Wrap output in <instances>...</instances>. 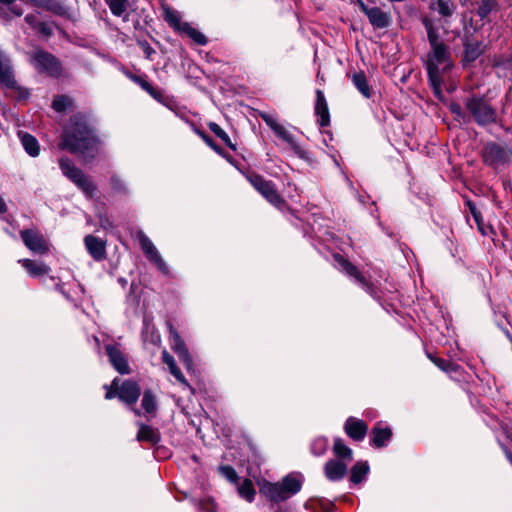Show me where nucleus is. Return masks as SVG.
Here are the masks:
<instances>
[{"label": "nucleus", "instance_id": "0e129e2a", "mask_svg": "<svg viewBox=\"0 0 512 512\" xmlns=\"http://www.w3.org/2000/svg\"><path fill=\"white\" fill-rule=\"evenodd\" d=\"M512 156V150L510 151V157Z\"/></svg>", "mask_w": 512, "mask_h": 512}, {"label": "nucleus", "instance_id": "3c124183", "mask_svg": "<svg viewBox=\"0 0 512 512\" xmlns=\"http://www.w3.org/2000/svg\"><path fill=\"white\" fill-rule=\"evenodd\" d=\"M428 358L442 371L445 370L449 360H445L443 358H439L436 356H432L431 354H428Z\"/></svg>", "mask_w": 512, "mask_h": 512}, {"label": "nucleus", "instance_id": "37998d69", "mask_svg": "<svg viewBox=\"0 0 512 512\" xmlns=\"http://www.w3.org/2000/svg\"><path fill=\"white\" fill-rule=\"evenodd\" d=\"M493 67L494 68H512V57L507 58L504 56H495L493 59Z\"/></svg>", "mask_w": 512, "mask_h": 512}, {"label": "nucleus", "instance_id": "6ab92c4d", "mask_svg": "<svg viewBox=\"0 0 512 512\" xmlns=\"http://www.w3.org/2000/svg\"><path fill=\"white\" fill-rule=\"evenodd\" d=\"M141 408L143 412L138 409L134 410L137 415H144L147 419L154 418L158 411V400L156 395L150 390L146 389L142 394Z\"/></svg>", "mask_w": 512, "mask_h": 512}, {"label": "nucleus", "instance_id": "f8f14e48", "mask_svg": "<svg viewBox=\"0 0 512 512\" xmlns=\"http://www.w3.org/2000/svg\"><path fill=\"white\" fill-rule=\"evenodd\" d=\"M482 158L486 165L497 169L510 163V151L495 142H489L483 148Z\"/></svg>", "mask_w": 512, "mask_h": 512}, {"label": "nucleus", "instance_id": "9b49d317", "mask_svg": "<svg viewBox=\"0 0 512 512\" xmlns=\"http://www.w3.org/2000/svg\"><path fill=\"white\" fill-rule=\"evenodd\" d=\"M260 118L265 122V124L273 131V133L286 142L291 149L300 157L304 156V151L300 147V145L296 142L295 137L292 133H290L283 125L278 123L276 118L266 112H260Z\"/></svg>", "mask_w": 512, "mask_h": 512}, {"label": "nucleus", "instance_id": "cd10ccee", "mask_svg": "<svg viewBox=\"0 0 512 512\" xmlns=\"http://www.w3.org/2000/svg\"><path fill=\"white\" fill-rule=\"evenodd\" d=\"M149 6L148 0H133L130 1V15L134 13L138 18L136 20L132 19L134 22V27L137 28L140 25V20L146 21L147 8Z\"/></svg>", "mask_w": 512, "mask_h": 512}, {"label": "nucleus", "instance_id": "1a4fd4ad", "mask_svg": "<svg viewBox=\"0 0 512 512\" xmlns=\"http://www.w3.org/2000/svg\"><path fill=\"white\" fill-rule=\"evenodd\" d=\"M334 259L340 266L341 270L345 272L349 277H352L355 282L361 286V288L364 289L371 297L376 300L381 299L376 287L362 275V273L355 265H353L340 254H335Z\"/></svg>", "mask_w": 512, "mask_h": 512}, {"label": "nucleus", "instance_id": "f257e3e1", "mask_svg": "<svg viewBox=\"0 0 512 512\" xmlns=\"http://www.w3.org/2000/svg\"><path fill=\"white\" fill-rule=\"evenodd\" d=\"M429 9L437 12L442 17L441 27L445 29V25L449 23V18L454 15L457 6L452 0H431ZM420 22L426 30L430 45V51L424 60L428 81L434 94L439 97L442 93V73L452 67L450 48L441 39L440 25L433 18L424 15L421 16Z\"/></svg>", "mask_w": 512, "mask_h": 512}, {"label": "nucleus", "instance_id": "4d7b16f0", "mask_svg": "<svg viewBox=\"0 0 512 512\" xmlns=\"http://www.w3.org/2000/svg\"><path fill=\"white\" fill-rule=\"evenodd\" d=\"M100 224H101V226H102L105 230H107V229H109V228H112V223L109 221V219H108V218H102V217H101V219H100Z\"/></svg>", "mask_w": 512, "mask_h": 512}, {"label": "nucleus", "instance_id": "ddd939ff", "mask_svg": "<svg viewBox=\"0 0 512 512\" xmlns=\"http://www.w3.org/2000/svg\"><path fill=\"white\" fill-rule=\"evenodd\" d=\"M167 327L169 330V343L171 349L177 354L178 358L186 366V368L190 369L192 367L193 360L185 342L181 338L176 328L170 322H167Z\"/></svg>", "mask_w": 512, "mask_h": 512}, {"label": "nucleus", "instance_id": "e2e57ef3", "mask_svg": "<svg viewBox=\"0 0 512 512\" xmlns=\"http://www.w3.org/2000/svg\"><path fill=\"white\" fill-rule=\"evenodd\" d=\"M504 333H505L506 337H507V338L509 339V341H510V340H511V338H512V334H511V333L509 332V330H507V329H505V330H504Z\"/></svg>", "mask_w": 512, "mask_h": 512}, {"label": "nucleus", "instance_id": "6e6552de", "mask_svg": "<svg viewBox=\"0 0 512 512\" xmlns=\"http://www.w3.org/2000/svg\"><path fill=\"white\" fill-rule=\"evenodd\" d=\"M130 80L137 84L143 91L148 93L154 100L163 106L169 108L172 111H176L177 104L174 97L165 93V91L159 87H155L148 79L146 75H132L130 74Z\"/></svg>", "mask_w": 512, "mask_h": 512}, {"label": "nucleus", "instance_id": "680f3d73", "mask_svg": "<svg viewBox=\"0 0 512 512\" xmlns=\"http://www.w3.org/2000/svg\"><path fill=\"white\" fill-rule=\"evenodd\" d=\"M15 2V0H0V3L5 5H11Z\"/></svg>", "mask_w": 512, "mask_h": 512}, {"label": "nucleus", "instance_id": "6e6d98bb", "mask_svg": "<svg viewBox=\"0 0 512 512\" xmlns=\"http://www.w3.org/2000/svg\"><path fill=\"white\" fill-rule=\"evenodd\" d=\"M275 512H293V509L288 504H278L275 507Z\"/></svg>", "mask_w": 512, "mask_h": 512}, {"label": "nucleus", "instance_id": "864d4df0", "mask_svg": "<svg viewBox=\"0 0 512 512\" xmlns=\"http://www.w3.org/2000/svg\"><path fill=\"white\" fill-rule=\"evenodd\" d=\"M25 22L32 27L33 29L37 28V25H39L40 21H38L36 15L34 14H28L24 18Z\"/></svg>", "mask_w": 512, "mask_h": 512}, {"label": "nucleus", "instance_id": "72a5a7b5", "mask_svg": "<svg viewBox=\"0 0 512 512\" xmlns=\"http://www.w3.org/2000/svg\"><path fill=\"white\" fill-rule=\"evenodd\" d=\"M180 31L183 32L184 34H186L189 38H191L198 45L204 46L208 42L206 36L202 32H200L199 30L194 28L188 22H184L181 25V30Z\"/></svg>", "mask_w": 512, "mask_h": 512}, {"label": "nucleus", "instance_id": "c03bdc74", "mask_svg": "<svg viewBox=\"0 0 512 512\" xmlns=\"http://www.w3.org/2000/svg\"><path fill=\"white\" fill-rule=\"evenodd\" d=\"M70 105V100L66 96H59L54 99L52 107L57 112L64 111Z\"/></svg>", "mask_w": 512, "mask_h": 512}, {"label": "nucleus", "instance_id": "b1692460", "mask_svg": "<svg viewBox=\"0 0 512 512\" xmlns=\"http://www.w3.org/2000/svg\"><path fill=\"white\" fill-rule=\"evenodd\" d=\"M106 352L110 363L119 373L125 374L128 372L125 357L115 345H106Z\"/></svg>", "mask_w": 512, "mask_h": 512}, {"label": "nucleus", "instance_id": "4468645a", "mask_svg": "<svg viewBox=\"0 0 512 512\" xmlns=\"http://www.w3.org/2000/svg\"><path fill=\"white\" fill-rule=\"evenodd\" d=\"M360 10L368 17L370 24L378 29L387 28L391 24V14L377 6L368 7L362 0H356Z\"/></svg>", "mask_w": 512, "mask_h": 512}, {"label": "nucleus", "instance_id": "412c9836", "mask_svg": "<svg viewBox=\"0 0 512 512\" xmlns=\"http://www.w3.org/2000/svg\"><path fill=\"white\" fill-rule=\"evenodd\" d=\"M464 46V63H471L477 60L482 54H484L486 45L482 41L471 40L469 37H465L463 40Z\"/></svg>", "mask_w": 512, "mask_h": 512}, {"label": "nucleus", "instance_id": "39448f33", "mask_svg": "<svg viewBox=\"0 0 512 512\" xmlns=\"http://www.w3.org/2000/svg\"><path fill=\"white\" fill-rule=\"evenodd\" d=\"M59 166L62 173L82 190L86 196L91 197L94 195L96 190L94 183L70 159L66 157L60 158Z\"/></svg>", "mask_w": 512, "mask_h": 512}, {"label": "nucleus", "instance_id": "58836bf2", "mask_svg": "<svg viewBox=\"0 0 512 512\" xmlns=\"http://www.w3.org/2000/svg\"><path fill=\"white\" fill-rule=\"evenodd\" d=\"M449 110L454 115V119L456 121L463 122V123L470 122L469 114H468L466 108L464 107V109H463L459 103L452 102L449 105Z\"/></svg>", "mask_w": 512, "mask_h": 512}, {"label": "nucleus", "instance_id": "f704fd0d", "mask_svg": "<svg viewBox=\"0 0 512 512\" xmlns=\"http://www.w3.org/2000/svg\"><path fill=\"white\" fill-rule=\"evenodd\" d=\"M475 4L477 5L476 14L481 20H485L498 7L497 0H479Z\"/></svg>", "mask_w": 512, "mask_h": 512}, {"label": "nucleus", "instance_id": "c9c22d12", "mask_svg": "<svg viewBox=\"0 0 512 512\" xmlns=\"http://www.w3.org/2000/svg\"><path fill=\"white\" fill-rule=\"evenodd\" d=\"M162 8H163V16H164L165 21L169 25L173 26L174 28H176L177 30L180 31L181 25L184 22H181V17L179 15V13L177 11L171 9L167 5H162Z\"/></svg>", "mask_w": 512, "mask_h": 512}, {"label": "nucleus", "instance_id": "473e14b6", "mask_svg": "<svg viewBox=\"0 0 512 512\" xmlns=\"http://www.w3.org/2000/svg\"><path fill=\"white\" fill-rule=\"evenodd\" d=\"M369 473V465L367 462L358 461L351 468L350 481L354 484L361 483Z\"/></svg>", "mask_w": 512, "mask_h": 512}, {"label": "nucleus", "instance_id": "4c0bfd02", "mask_svg": "<svg viewBox=\"0 0 512 512\" xmlns=\"http://www.w3.org/2000/svg\"><path fill=\"white\" fill-rule=\"evenodd\" d=\"M328 449V439L326 437L315 438L310 445V451L314 456H322Z\"/></svg>", "mask_w": 512, "mask_h": 512}, {"label": "nucleus", "instance_id": "f3484780", "mask_svg": "<svg viewBox=\"0 0 512 512\" xmlns=\"http://www.w3.org/2000/svg\"><path fill=\"white\" fill-rule=\"evenodd\" d=\"M105 398H118L121 402L128 403V380L115 378L110 385H105Z\"/></svg>", "mask_w": 512, "mask_h": 512}, {"label": "nucleus", "instance_id": "bf43d9fd", "mask_svg": "<svg viewBox=\"0 0 512 512\" xmlns=\"http://www.w3.org/2000/svg\"><path fill=\"white\" fill-rule=\"evenodd\" d=\"M194 131L204 142H205V139H207L209 137V135H207L204 131H202L200 129L195 128Z\"/></svg>", "mask_w": 512, "mask_h": 512}, {"label": "nucleus", "instance_id": "9d476101", "mask_svg": "<svg viewBox=\"0 0 512 512\" xmlns=\"http://www.w3.org/2000/svg\"><path fill=\"white\" fill-rule=\"evenodd\" d=\"M137 238L140 248L146 259L154 265L160 273L168 276L170 274L169 267L162 258L156 246L149 239V237L142 231L137 232Z\"/></svg>", "mask_w": 512, "mask_h": 512}, {"label": "nucleus", "instance_id": "423d86ee", "mask_svg": "<svg viewBox=\"0 0 512 512\" xmlns=\"http://www.w3.org/2000/svg\"><path fill=\"white\" fill-rule=\"evenodd\" d=\"M30 63L39 73H45L51 77H58L62 73L60 61L41 48H35L30 53Z\"/></svg>", "mask_w": 512, "mask_h": 512}, {"label": "nucleus", "instance_id": "e433bc0d", "mask_svg": "<svg viewBox=\"0 0 512 512\" xmlns=\"http://www.w3.org/2000/svg\"><path fill=\"white\" fill-rule=\"evenodd\" d=\"M208 128L210 129L211 132L215 134V136H217L221 141H223V143L227 147H229L233 151L236 150V144H234L231 141L229 135L217 123L209 122Z\"/></svg>", "mask_w": 512, "mask_h": 512}, {"label": "nucleus", "instance_id": "09e8293b", "mask_svg": "<svg viewBox=\"0 0 512 512\" xmlns=\"http://www.w3.org/2000/svg\"><path fill=\"white\" fill-rule=\"evenodd\" d=\"M35 30L44 36H50L53 33L52 26L46 22H40Z\"/></svg>", "mask_w": 512, "mask_h": 512}, {"label": "nucleus", "instance_id": "f03ea898", "mask_svg": "<svg viewBox=\"0 0 512 512\" xmlns=\"http://www.w3.org/2000/svg\"><path fill=\"white\" fill-rule=\"evenodd\" d=\"M99 140L83 122L76 121L64 134L60 147L83 158H93L99 149Z\"/></svg>", "mask_w": 512, "mask_h": 512}, {"label": "nucleus", "instance_id": "bb28decb", "mask_svg": "<svg viewBox=\"0 0 512 512\" xmlns=\"http://www.w3.org/2000/svg\"><path fill=\"white\" fill-rule=\"evenodd\" d=\"M0 82L7 88L16 86L8 60L0 52Z\"/></svg>", "mask_w": 512, "mask_h": 512}, {"label": "nucleus", "instance_id": "aec40b11", "mask_svg": "<svg viewBox=\"0 0 512 512\" xmlns=\"http://www.w3.org/2000/svg\"><path fill=\"white\" fill-rule=\"evenodd\" d=\"M348 464L342 460L330 459L324 465L325 477L332 482L342 480L347 473Z\"/></svg>", "mask_w": 512, "mask_h": 512}, {"label": "nucleus", "instance_id": "de8ad7c7", "mask_svg": "<svg viewBox=\"0 0 512 512\" xmlns=\"http://www.w3.org/2000/svg\"><path fill=\"white\" fill-rule=\"evenodd\" d=\"M205 143L218 155L229 160L227 153L218 144H216L210 136L207 139H205Z\"/></svg>", "mask_w": 512, "mask_h": 512}, {"label": "nucleus", "instance_id": "7ed1b4c3", "mask_svg": "<svg viewBox=\"0 0 512 512\" xmlns=\"http://www.w3.org/2000/svg\"><path fill=\"white\" fill-rule=\"evenodd\" d=\"M302 487V481L299 476L289 474L279 482H264L260 487V492L266 499L273 504H284L286 500L297 494Z\"/></svg>", "mask_w": 512, "mask_h": 512}, {"label": "nucleus", "instance_id": "2eb2a0df", "mask_svg": "<svg viewBox=\"0 0 512 512\" xmlns=\"http://www.w3.org/2000/svg\"><path fill=\"white\" fill-rule=\"evenodd\" d=\"M20 236L30 251L37 254H45L49 251V242L38 231L25 229L20 231Z\"/></svg>", "mask_w": 512, "mask_h": 512}, {"label": "nucleus", "instance_id": "4be33fe9", "mask_svg": "<svg viewBox=\"0 0 512 512\" xmlns=\"http://www.w3.org/2000/svg\"><path fill=\"white\" fill-rule=\"evenodd\" d=\"M315 115L321 127H326L330 124L328 104L323 91L319 89L316 90Z\"/></svg>", "mask_w": 512, "mask_h": 512}, {"label": "nucleus", "instance_id": "13d9d810", "mask_svg": "<svg viewBox=\"0 0 512 512\" xmlns=\"http://www.w3.org/2000/svg\"><path fill=\"white\" fill-rule=\"evenodd\" d=\"M504 453H505V456L506 458L508 459V461L511 463L512 465V452L506 447L504 446L503 444H500Z\"/></svg>", "mask_w": 512, "mask_h": 512}, {"label": "nucleus", "instance_id": "dca6fc26", "mask_svg": "<svg viewBox=\"0 0 512 512\" xmlns=\"http://www.w3.org/2000/svg\"><path fill=\"white\" fill-rule=\"evenodd\" d=\"M138 431L136 440L141 444H147L150 447H156L161 441V433L158 428L143 422H136Z\"/></svg>", "mask_w": 512, "mask_h": 512}, {"label": "nucleus", "instance_id": "a19ab883", "mask_svg": "<svg viewBox=\"0 0 512 512\" xmlns=\"http://www.w3.org/2000/svg\"><path fill=\"white\" fill-rule=\"evenodd\" d=\"M127 0H106L110 10L115 15H121L126 9Z\"/></svg>", "mask_w": 512, "mask_h": 512}, {"label": "nucleus", "instance_id": "a878e982", "mask_svg": "<svg viewBox=\"0 0 512 512\" xmlns=\"http://www.w3.org/2000/svg\"><path fill=\"white\" fill-rule=\"evenodd\" d=\"M18 262L32 277L42 276L48 274L50 271V267L43 262H36L31 259H20Z\"/></svg>", "mask_w": 512, "mask_h": 512}, {"label": "nucleus", "instance_id": "2f4dec72", "mask_svg": "<svg viewBox=\"0 0 512 512\" xmlns=\"http://www.w3.org/2000/svg\"><path fill=\"white\" fill-rule=\"evenodd\" d=\"M333 453L336 457L339 458V460H342L344 462H350L353 459L352 450L345 444V442L341 438L334 439Z\"/></svg>", "mask_w": 512, "mask_h": 512}, {"label": "nucleus", "instance_id": "5fc2aeb1", "mask_svg": "<svg viewBox=\"0 0 512 512\" xmlns=\"http://www.w3.org/2000/svg\"><path fill=\"white\" fill-rule=\"evenodd\" d=\"M140 45L145 53V55L150 58L151 54H153L155 51L154 49L147 43V42H140Z\"/></svg>", "mask_w": 512, "mask_h": 512}, {"label": "nucleus", "instance_id": "8fccbe9b", "mask_svg": "<svg viewBox=\"0 0 512 512\" xmlns=\"http://www.w3.org/2000/svg\"><path fill=\"white\" fill-rule=\"evenodd\" d=\"M462 370L463 369L460 365L449 361L444 372H446L450 375H452V374L461 375Z\"/></svg>", "mask_w": 512, "mask_h": 512}, {"label": "nucleus", "instance_id": "49530a36", "mask_svg": "<svg viewBox=\"0 0 512 512\" xmlns=\"http://www.w3.org/2000/svg\"><path fill=\"white\" fill-rule=\"evenodd\" d=\"M141 395V389L135 382L130 381V405L137 402Z\"/></svg>", "mask_w": 512, "mask_h": 512}, {"label": "nucleus", "instance_id": "a18cd8bd", "mask_svg": "<svg viewBox=\"0 0 512 512\" xmlns=\"http://www.w3.org/2000/svg\"><path fill=\"white\" fill-rule=\"evenodd\" d=\"M23 14V10L18 6H12L8 9L0 8V15L6 19H11V15L20 17Z\"/></svg>", "mask_w": 512, "mask_h": 512}, {"label": "nucleus", "instance_id": "79ce46f5", "mask_svg": "<svg viewBox=\"0 0 512 512\" xmlns=\"http://www.w3.org/2000/svg\"><path fill=\"white\" fill-rule=\"evenodd\" d=\"M219 471L230 482H232V483L237 482L238 474L232 466H230V465L220 466Z\"/></svg>", "mask_w": 512, "mask_h": 512}, {"label": "nucleus", "instance_id": "603ef678", "mask_svg": "<svg viewBox=\"0 0 512 512\" xmlns=\"http://www.w3.org/2000/svg\"><path fill=\"white\" fill-rule=\"evenodd\" d=\"M466 205L469 208L470 213L474 217V219L478 222L481 218V213L477 210L476 205L471 200H466Z\"/></svg>", "mask_w": 512, "mask_h": 512}, {"label": "nucleus", "instance_id": "c85d7f7f", "mask_svg": "<svg viewBox=\"0 0 512 512\" xmlns=\"http://www.w3.org/2000/svg\"><path fill=\"white\" fill-rule=\"evenodd\" d=\"M18 134L25 151L32 157L38 156L40 146L37 139L26 132H19Z\"/></svg>", "mask_w": 512, "mask_h": 512}, {"label": "nucleus", "instance_id": "5701e85b", "mask_svg": "<svg viewBox=\"0 0 512 512\" xmlns=\"http://www.w3.org/2000/svg\"><path fill=\"white\" fill-rule=\"evenodd\" d=\"M392 436V431L389 427L383 426L382 423H377L370 432L371 445L382 448L387 445Z\"/></svg>", "mask_w": 512, "mask_h": 512}, {"label": "nucleus", "instance_id": "7c9ffc66", "mask_svg": "<svg viewBox=\"0 0 512 512\" xmlns=\"http://www.w3.org/2000/svg\"><path fill=\"white\" fill-rule=\"evenodd\" d=\"M162 361L163 363H165L168 368H169V371L170 373L181 383H184V384H187V381L185 379V376L183 375V373L181 372V370L179 369V367L176 365V362L173 358L172 355H170L167 350H163L162 351Z\"/></svg>", "mask_w": 512, "mask_h": 512}, {"label": "nucleus", "instance_id": "c756f323", "mask_svg": "<svg viewBox=\"0 0 512 512\" xmlns=\"http://www.w3.org/2000/svg\"><path fill=\"white\" fill-rule=\"evenodd\" d=\"M351 81L355 88L367 99L371 97V90L367 80V77L363 71L355 72Z\"/></svg>", "mask_w": 512, "mask_h": 512}, {"label": "nucleus", "instance_id": "0eeeda50", "mask_svg": "<svg viewBox=\"0 0 512 512\" xmlns=\"http://www.w3.org/2000/svg\"><path fill=\"white\" fill-rule=\"evenodd\" d=\"M246 179L269 203L277 208L284 206L285 201L277 192L275 184L272 181L266 180L263 176L255 172L248 173Z\"/></svg>", "mask_w": 512, "mask_h": 512}, {"label": "nucleus", "instance_id": "393cba45", "mask_svg": "<svg viewBox=\"0 0 512 512\" xmlns=\"http://www.w3.org/2000/svg\"><path fill=\"white\" fill-rule=\"evenodd\" d=\"M85 245L89 254L97 261L105 258V243L92 235L85 237Z\"/></svg>", "mask_w": 512, "mask_h": 512}, {"label": "nucleus", "instance_id": "ea45409f", "mask_svg": "<svg viewBox=\"0 0 512 512\" xmlns=\"http://www.w3.org/2000/svg\"><path fill=\"white\" fill-rule=\"evenodd\" d=\"M238 492L242 498L248 502H252L255 496V489L250 479H245L238 487Z\"/></svg>", "mask_w": 512, "mask_h": 512}, {"label": "nucleus", "instance_id": "a211bd4d", "mask_svg": "<svg viewBox=\"0 0 512 512\" xmlns=\"http://www.w3.org/2000/svg\"><path fill=\"white\" fill-rule=\"evenodd\" d=\"M343 428L345 433L354 441H362L368 430L367 424L355 417L347 418Z\"/></svg>", "mask_w": 512, "mask_h": 512}, {"label": "nucleus", "instance_id": "052dcab7", "mask_svg": "<svg viewBox=\"0 0 512 512\" xmlns=\"http://www.w3.org/2000/svg\"><path fill=\"white\" fill-rule=\"evenodd\" d=\"M502 428L507 438H512V428H509L508 426H503Z\"/></svg>", "mask_w": 512, "mask_h": 512}, {"label": "nucleus", "instance_id": "20e7f679", "mask_svg": "<svg viewBox=\"0 0 512 512\" xmlns=\"http://www.w3.org/2000/svg\"><path fill=\"white\" fill-rule=\"evenodd\" d=\"M464 106L469 114L470 121H474L480 127H486L497 122V109L485 95L472 94L466 97Z\"/></svg>", "mask_w": 512, "mask_h": 512}]
</instances>
